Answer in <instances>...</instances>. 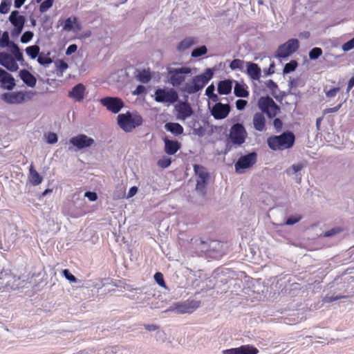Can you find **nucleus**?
I'll list each match as a JSON object with an SVG mask.
<instances>
[{
    "mask_svg": "<svg viewBox=\"0 0 354 354\" xmlns=\"http://www.w3.org/2000/svg\"><path fill=\"white\" fill-rule=\"evenodd\" d=\"M239 354H257L259 351L257 348L250 345H243L237 348Z\"/></svg>",
    "mask_w": 354,
    "mask_h": 354,
    "instance_id": "nucleus-32",
    "label": "nucleus"
},
{
    "mask_svg": "<svg viewBox=\"0 0 354 354\" xmlns=\"http://www.w3.org/2000/svg\"><path fill=\"white\" fill-rule=\"evenodd\" d=\"M194 170L198 178L196 189L204 194L207 181L209 178V174L207 171V169L201 165H194Z\"/></svg>",
    "mask_w": 354,
    "mask_h": 354,
    "instance_id": "nucleus-8",
    "label": "nucleus"
},
{
    "mask_svg": "<svg viewBox=\"0 0 354 354\" xmlns=\"http://www.w3.org/2000/svg\"><path fill=\"white\" fill-rule=\"evenodd\" d=\"M19 77L27 86L30 87H34L35 86L37 80L28 70L23 69L20 71Z\"/></svg>",
    "mask_w": 354,
    "mask_h": 354,
    "instance_id": "nucleus-22",
    "label": "nucleus"
},
{
    "mask_svg": "<svg viewBox=\"0 0 354 354\" xmlns=\"http://www.w3.org/2000/svg\"><path fill=\"white\" fill-rule=\"evenodd\" d=\"M178 100V93L174 88H158L155 92V100L157 102L174 104Z\"/></svg>",
    "mask_w": 354,
    "mask_h": 354,
    "instance_id": "nucleus-9",
    "label": "nucleus"
},
{
    "mask_svg": "<svg viewBox=\"0 0 354 354\" xmlns=\"http://www.w3.org/2000/svg\"><path fill=\"white\" fill-rule=\"evenodd\" d=\"M192 70L189 67H181L178 68H169L168 75L169 83L175 87L180 86L186 79V75L190 74Z\"/></svg>",
    "mask_w": 354,
    "mask_h": 354,
    "instance_id": "nucleus-5",
    "label": "nucleus"
},
{
    "mask_svg": "<svg viewBox=\"0 0 354 354\" xmlns=\"http://www.w3.org/2000/svg\"><path fill=\"white\" fill-rule=\"evenodd\" d=\"M247 101L245 100H237L236 106L238 110H243L247 105Z\"/></svg>",
    "mask_w": 354,
    "mask_h": 354,
    "instance_id": "nucleus-53",
    "label": "nucleus"
},
{
    "mask_svg": "<svg viewBox=\"0 0 354 354\" xmlns=\"http://www.w3.org/2000/svg\"><path fill=\"white\" fill-rule=\"evenodd\" d=\"M146 91V88L144 86L142 85H138L136 90L134 91H133V95H140V94H142L145 92Z\"/></svg>",
    "mask_w": 354,
    "mask_h": 354,
    "instance_id": "nucleus-58",
    "label": "nucleus"
},
{
    "mask_svg": "<svg viewBox=\"0 0 354 354\" xmlns=\"http://www.w3.org/2000/svg\"><path fill=\"white\" fill-rule=\"evenodd\" d=\"M214 91V86L213 85L209 86L205 91V94L208 97H212L211 95H213V93Z\"/></svg>",
    "mask_w": 354,
    "mask_h": 354,
    "instance_id": "nucleus-61",
    "label": "nucleus"
},
{
    "mask_svg": "<svg viewBox=\"0 0 354 354\" xmlns=\"http://www.w3.org/2000/svg\"><path fill=\"white\" fill-rule=\"evenodd\" d=\"M295 135L290 131L268 138V145L272 150H283L292 147L295 142Z\"/></svg>",
    "mask_w": 354,
    "mask_h": 354,
    "instance_id": "nucleus-2",
    "label": "nucleus"
},
{
    "mask_svg": "<svg viewBox=\"0 0 354 354\" xmlns=\"http://www.w3.org/2000/svg\"><path fill=\"white\" fill-rule=\"evenodd\" d=\"M305 166L306 163L304 162H299L292 165V167L287 170V172L289 173L290 171H292V174H296L301 171Z\"/></svg>",
    "mask_w": 354,
    "mask_h": 354,
    "instance_id": "nucleus-42",
    "label": "nucleus"
},
{
    "mask_svg": "<svg viewBox=\"0 0 354 354\" xmlns=\"http://www.w3.org/2000/svg\"><path fill=\"white\" fill-rule=\"evenodd\" d=\"M26 53L30 55V57L32 59H35L36 57L38 56V54L39 53V46H29L26 49Z\"/></svg>",
    "mask_w": 354,
    "mask_h": 354,
    "instance_id": "nucleus-33",
    "label": "nucleus"
},
{
    "mask_svg": "<svg viewBox=\"0 0 354 354\" xmlns=\"http://www.w3.org/2000/svg\"><path fill=\"white\" fill-rule=\"evenodd\" d=\"M243 62L239 59L232 60L230 64V67L232 69L239 68L241 69L243 67Z\"/></svg>",
    "mask_w": 354,
    "mask_h": 354,
    "instance_id": "nucleus-45",
    "label": "nucleus"
},
{
    "mask_svg": "<svg viewBox=\"0 0 354 354\" xmlns=\"http://www.w3.org/2000/svg\"><path fill=\"white\" fill-rule=\"evenodd\" d=\"M50 53L48 52L47 53H45L44 52L39 53L38 54V58L37 62L44 66H48L50 64L53 62V60L50 57Z\"/></svg>",
    "mask_w": 354,
    "mask_h": 354,
    "instance_id": "nucleus-31",
    "label": "nucleus"
},
{
    "mask_svg": "<svg viewBox=\"0 0 354 354\" xmlns=\"http://www.w3.org/2000/svg\"><path fill=\"white\" fill-rule=\"evenodd\" d=\"M70 143L80 150L86 147L92 146L95 141L92 138L88 137L85 134H79L77 136L72 137L69 140Z\"/></svg>",
    "mask_w": 354,
    "mask_h": 354,
    "instance_id": "nucleus-13",
    "label": "nucleus"
},
{
    "mask_svg": "<svg viewBox=\"0 0 354 354\" xmlns=\"http://www.w3.org/2000/svg\"><path fill=\"white\" fill-rule=\"evenodd\" d=\"M1 46L6 47V46ZM10 46L12 47V53L14 55V58L15 59L16 62L17 61L20 62V61L23 60V55L19 48V46Z\"/></svg>",
    "mask_w": 354,
    "mask_h": 354,
    "instance_id": "nucleus-35",
    "label": "nucleus"
},
{
    "mask_svg": "<svg viewBox=\"0 0 354 354\" xmlns=\"http://www.w3.org/2000/svg\"><path fill=\"white\" fill-rule=\"evenodd\" d=\"M232 82L230 80L221 81L218 84V92L220 95H227L232 91Z\"/></svg>",
    "mask_w": 354,
    "mask_h": 354,
    "instance_id": "nucleus-27",
    "label": "nucleus"
},
{
    "mask_svg": "<svg viewBox=\"0 0 354 354\" xmlns=\"http://www.w3.org/2000/svg\"><path fill=\"white\" fill-rule=\"evenodd\" d=\"M342 106V104H338L337 106L333 107V108H327V109H325L324 111H323V113L324 115L326 114H328V113H334V112H336L337 111L340 107Z\"/></svg>",
    "mask_w": 354,
    "mask_h": 354,
    "instance_id": "nucleus-56",
    "label": "nucleus"
},
{
    "mask_svg": "<svg viewBox=\"0 0 354 354\" xmlns=\"http://www.w3.org/2000/svg\"><path fill=\"white\" fill-rule=\"evenodd\" d=\"M247 135L244 126L242 124L236 123L231 127L229 138L233 144L241 145L245 142Z\"/></svg>",
    "mask_w": 354,
    "mask_h": 354,
    "instance_id": "nucleus-7",
    "label": "nucleus"
},
{
    "mask_svg": "<svg viewBox=\"0 0 354 354\" xmlns=\"http://www.w3.org/2000/svg\"><path fill=\"white\" fill-rule=\"evenodd\" d=\"M230 111V106L229 104H223L221 102L216 103L214 105L212 109V115L215 119L221 120L225 118Z\"/></svg>",
    "mask_w": 354,
    "mask_h": 354,
    "instance_id": "nucleus-16",
    "label": "nucleus"
},
{
    "mask_svg": "<svg viewBox=\"0 0 354 354\" xmlns=\"http://www.w3.org/2000/svg\"><path fill=\"white\" fill-rule=\"evenodd\" d=\"M301 219V216L299 215L290 216L286 221L285 224L287 225H292L298 223Z\"/></svg>",
    "mask_w": 354,
    "mask_h": 354,
    "instance_id": "nucleus-46",
    "label": "nucleus"
},
{
    "mask_svg": "<svg viewBox=\"0 0 354 354\" xmlns=\"http://www.w3.org/2000/svg\"><path fill=\"white\" fill-rule=\"evenodd\" d=\"M257 105L261 111L270 119L274 118L279 112L280 107L274 102L270 96H262L258 100Z\"/></svg>",
    "mask_w": 354,
    "mask_h": 354,
    "instance_id": "nucleus-4",
    "label": "nucleus"
},
{
    "mask_svg": "<svg viewBox=\"0 0 354 354\" xmlns=\"http://www.w3.org/2000/svg\"><path fill=\"white\" fill-rule=\"evenodd\" d=\"M62 274L71 282H76L77 279L72 274L70 271L67 269H64L62 272Z\"/></svg>",
    "mask_w": 354,
    "mask_h": 354,
    "instance_id": "nucleus-48",
    "label": "nucleus"
},
{
    "mask_svg": "<svg viewBox=\"0 0 354 354\" xmlns=\"http://www.w3.org/2000/svg\"><path fill=\"white\" fill-rule=\"evenodd\" d=\"M29 180L33 185H38L41 183L43 178L35 170L33 164L30 165L29 168Z\"/></svg>",
    "mask_w": 354,
    "mask_h": 354,
    "instance_id": "nucleus-26",
    "label": "nucleus"
},
{
    "mask_svg": "<svg viewBox=\"0 0 354 354\" xmlns=\"http://www.w3.org/2000/svg\"><path fill=\"white\" fill-rule=\"evenodd\" d=\"M194 133L199 137H202L205 134V129L202 127H199L194 129Z\"/></svg>",
    "mask_w": 354,
    "mask_h": 354,
    "instance_id": "nucleus-57",
    "label": "nucleus"
},
{
    "mask_svg": "<svg viewBox=\"0 0 354 354\" xmlns=\"http://www.w3.org/2000/svg\"><path fill=\"white\" fill-rule=\"evenodd\" d=\"M254 128L258 131H263L266 129V118L263 113H256L252 119Z\"/></svg>",
    "mask_w": 354,
    "mask_h": 354,
    "instance_id": "nucleus-21",
    "label": "nucleus"
},
{
    "mask_svg": "<svg viewBox=\"0 0 354 354\" xmlns=\"http://www.w3.org/2000/svg\"><path fill=\"white\" fill-rule=\"evenodd\" d=\"M165 141V151L169 155L175 154L180 148V145L177 141L170 140L167 138Z\"/></svg>",
    "mask_w": 354,
    "mask_h": 354,
    "instance_id": "nucleus-24",
    "label": "nucleus"
},
{
    "mask_svg": "<svg viewBox=\"0 0 354 354\" xmlns=\"http://www.w3.org/2000/svg\"><path fill=\"white\" fill-rule=\"evenodd\" d=\"M322 54V50L319 48H313L309 53V57L311 59H316Z\"/></svg>",
    "mask_w": 354,
    "mask_h": 354,
    "instance_id": "nucleus-43",
    "label": "nucleus"
},
{
    "mask_svg": "<svg viewBox=\"0 0 354 354\" xmlns=\"http://www.w3.org/2000/svg\"><path fill=\"white\" fill-rule=\"evenodd\" d=\"M214 73L211 68H207L205 71L192 79V84H186L181 89L182 91L189 94L195 93L201 91L213 77Z\"/></svg>",
    "mask_w": 354,
    "mask_h": 354,
    "instance_id": "nucleus-3",
    "label": "nucleus"
},
{
    "mask_svg": "<svg viewBox=\"0 0 354 354\" xmlns=\"http://www.w3.org/2000/svg\"><path fill=\"white\" fill-rule=\"evenodd\" d=\"M35 95L31 91H17L12 93H5L1 95V100L8 104H20L26 100H30Z\"/></svg>",
    "mask_w": 354,
    "mask_h": 354,
    "instance_id": "nucleus-6",
    "label": "nucleus"
},
{
    "mask_svg": "<svg viewBox=\"0 0 354 354\" xmlns=\"http://www.w3.org/2000/svg\"><path fill=\"white\" fill-rule=\"evenodd\" d=\"M234 93L236 97H247L249 95V92L247 90V86L244 84H241L236 82L234 88Z\"/></svg>",
    "mask_w": 354,
    "mask_h": 354,
    "instance_id": "nucleus-29",
    "label": "nucleus"
},
{
    "mask_svg": "<svg viewBox=\"0 0 354 354\" xmlns=\"http://www.w3.org/2000/svg\"><path fill=\"white\" fill-rule=\"evenodd\" d=\"M339 90H340L339 87H335V88H330L328 91H325L326 96L327 97H330V98L333 97L337 95V93L339 91Z\"/></svg>",
    "mask_w": 354,
    "mask_h": 354,
    "instance_id": "nucleus-50",
    "label": "nucleus"
},
{
    "mask_svg": "<svg viewBox=\"0 0 354 354\" xmlns=\"http://www.w3.org/2000/svg\"><path fill=\"white\" fill-rule=\"evenodd\" d=\"M0 83L1 86L7 90H12L16 84L14 77L3 69L0 68Z\"/></svg>",
    "mask_w": 354,
    "mask_h": 354,
    "instance_id": "nucleus-18",
    "label": "nucleus"
},
{
    "mask_svg": "<svg viewBox=\"0 0 354 354\" xmlns=\"http://www.w3.org/2000/svg\"><path fill=\"white\" fill-rule=\"evenodd\" d=\"M0 64L12 72L16 71L19 68L14 57L6 53H0Z\"/></svg>",
    "mask_w": 354,
    "mask_h": 354,
    "instance_id": "nucleus-15",
    "label": "nucleus"
},
{
    "mask_svg": "<svg viewBox=\"0 0 354 354\" xmlns=\"http://www.w3.org/2000/svg\"><path fill=\"white\" fill-rule=\"evenodd\" d=\"M201 302L195 300H187L174 305V310L180 314L192 313L200 306Z\"/></svg>",
    "mask_w": 354,
    "mask_h": 354,
    "instance_id": "nucleus-12",
    "label": "nucleus"
},
{
    "mask_svg": "<svg viewBox=\"0 0 354 354\" xmlns=\"http://www.w3.org/2000/svg\"><path fill=\"white\" fill-rule=\"evenodd\" d=\"M197 43H198V40L196 38L188 37V38H185V39L181 41L179 44H182V45H184V44H196Z\"/></svg>",
    "mask_w": 354,
    "mask_h": 354,
    "instance_id": "nucleus-52",
    "label": "nucleus"
},
{
    "mask_svg": "<svg viewBox=\"0 0 354 354\" xmlns=\"http://www.w3.org/2000/svg\"><path fill=\"white\" fill-rule=\"evenodd\" d=\"M81 25L78 22L77 18L76 17H68L67 18L63 25V28L67 31H73L77 32L81 30Z\"/></svg>",
    "mask_w": 354,
    "mask_h": 354,
    "instance_id": "nucleus-20",
    "label": "nucleus"
},
{
    "mask_svg": "<svg viewBox=\"0 0 354 354\" xmlns=\"http://www.w3.org/2000/svg\"><path fill=\"white\" fill-rule=\"evenodd\" d=\"M56 69L62 74L68 67L66 62L63 60H57L55 62Z\"/></svg>",
    "mask_w": 354,
    "mask_h": 354,
    "instance_id": "nucleus-38",
    "label": "nucleus"
},
{
    "mask_svg": "<svg viewBox=\"0 0 354 354\" xmlns=\"http://www.w3.org/2000/svg\"><path fill=\"white\" fill-rule=\"evenodd\" d=\"M299 46H279L277 50V56L286 58L297 50Z\"/></svg>",
    "mask_w": 354,
    "mask_h": 354,
    "instance_id": "nucleus-23",
    "label": "nucleus"
},
{
    "mask_svg": "<svg viewBox=\"0 0 354 354\" xmlns=\"http://www.w3.org/2000/svg\"><path fill=\"white\" fill-rule=\"evenodd\" d=\"M84 196L88 198L91 201H95L97 199V195L95 192H86L84 194Z\"/></svg>",
    "mask_w": 354,
    "mask_h": 354,
    "instance_id": "nucleus-54",
    "label": "nucleus"
},
{
    "mask_svg": "<svg viewBox=\"0 0 354 354\" xmlns=\"http://www.w3.org/2000/svg\"><path fill=\"white\" fill-rule=\"evenodd\" d=\"M222 354H239L237 348H230L223 351Z\"/></svg>",
    "mask_w": 354,
    "mask_h": 354,
    "instance_id": "nucleus-60",
    "label": "nucleus"
},
{
    "mask_svg": "<svg viewBox=\"0 0 354 354\" xmlns=\"http://www.w3.org/2000/svg\"><path fill=\"white\" fill-rule=\"evenodd\" d=\"M347 297H348V296H346V295H342L326 296L324 298V301L327 302V303H331L333 301H337V300H339V299H345V298H347Z\"/></svg>",
    "mask_w": 354,
    "mask_h": 354,
    "instance_id": "nucleus-44",
    "label": "nucleus"
},
{
    "mask_svg": "<svg viewBox=\"0 0 354 354\" xmlns=\"http://www.w3.org/2000/svg\"><path fill=\"white\" fill-rule=\"evenodd\" d=\"M10 21L14 26V29L12 31V35L18 36L22 31L24 26L25 18L21 15L17 10L12 11L9 17Z\"/></svg>",
    "mask_w": 354,
    "mask_h": 354,
    "instance_id": "nucleus-14",
    "label": "nucleus"
},
{
    "mask_svg": "<svg viewBox=\"0 0 354 354\" xmlns=\"http://www.w3.org/2000/svg\"><path fill=\"white\" fill-rule=\"evenodd\" d=\"M171 158L167 156H163L158 161V165L162 168H167L171 164Z\"/></svg>",
    "mask_w": 354,
    "mask_h": 354,
    "instance_id": "nucleus-40",
    "label": "nucleus"
},
{
    "mask_svg": "<svg viewBox=\"0 0 354 354\" xmlns=\"http://www.w3.org/2000/svg\"><path fill=\"white\" fill-rule=\"evenodd\" d=\"M10 1L3 0L0 4V13L6 14L10 10Z\"/></svg>",
    "mask_w": 354,
    "mask_h": 354,
    "instance_id": "nucleus-41",
    "label": "nucleus"
},
{
    "mask_svg": "<svg viewBox=\"0 0 354 354\" xmlns=\"http://www.w3.org/2000/svg\"><path fill=\"white\" fill-rule=\"evenodd\" d=\"M47 142L49 144H55L57 142V136L56 133L50 132L46 136Z\"/></svg>",
    "mask_w": 354,
    "mask_h": 354,
    "instance_id": "nucleus-49",
    "label": "nucleus"
},
{
    "mask_svg": "<svg viewBox=\"0 0 354 354\" xmlns=\"http://www.w3.org/2000/svg\"><path fill=\"white\" fill-rule=\"evenodd\" d=\"M273 125L277 131L281 130L283 127V122L279 118H275L273 121Z\"/></svg>",
    "mask_w": 354,
    "mask_h": 354,
    "instance_id": "nucleus-55",
    "label": "nucleus"
},
{
    "mask_svg": "<svg viewBox=\"0 0 354 354\" xmlns=\"http://www.w3.org/2000/svg\"><path fill=\"white\" fill-rule=\"evenodd\" d=\"M137 192H138L137 187L133 186V187H131L127 194V198L133 197L134 195L136 194Z\"/></svg>",
    "mask_w": 354,
    "mask_h": 354,
    "instance_id": "nucleus-59",
    "label": "nucleus"
},
{
    "mask_svg": "<svg viewBox=\"0 0 354 354\" xmlns=\"http://www.w3.org/2000/svg\"><path fill=\"white\" fill-rule=\"evenodd\" d=\"M145 328L149 331L156 330L158 329V326L154 324H147L145 326Z\"/></svg>",
    "mask_w": 354,
    "mask_h": 354,
    "instance_id": "nucleus-64",
    "label": "nucleus"
},
{
    "mask_svg": "<svg viewBox=\"0 0 354 354\" xmlns=\"http://www.w3.org/2000/svg\"><path fill=\"white\" fill-rule=\"evenodd\" d=\"M257 155L255 152L250 153L239 158L234 165L235 171L242 174L244 169L252 167L257 162Z\"/></svg>",
    "mask_w": 354,
    "mask_h": 354,
    "instance_id": "nucleus-10",
    "label": "nucleus"
},
{
    "mask_svg": "<svg viewBox=\"0 0 354 354\" xmlns=\"http://www.w3.org/2000/svg\"><path fill=\"white\" fill-rule=\"evenodd\" d=\"M354 86V75L350 79L347 85V92H349Z\"/></svg>",
    "mask_w": 354,
    "mask_h": 354,
    "instance_id": "nucleus-62",
    "label": "nucleus"
},
{
    "mask_svg": "<svg viewBox=\"0 0 354 354\" xmlns=\"http://www.w3.org/2000/svg\"><path fill=\"white\" fill-rule=\"evenodd\" d=\"M297 62L295 60H292L290 62L287 63L283 68V73H290V72L294 71L297 67Z\"/></svg>",
    "mask_w": 354,
    "mask_h": 354,
    "instance_id": "nucleus-34",
    "label": "nucleus"
},
{
    "mask_svg": "<svg viewBox=\"0 0 354 354\" xmlns=\"http://www.w3.org/2000/svg\"><path fill=\"white\" fill-rule=\"evenodd\" d=\"M154 279L156 282L161 287L167 288L166 283L164 280L163 274L161 272H156L154 274Z\"/></svg>",
    "mask_w": 354,
    "mask_h": 354,
    "instance_id": "nucleus-37",
    "label": "nucleus"
},
{
    "mask_svg": "<svg viewBox=\"0 0 354 354\" xmlns=\"http://www.w3.org/2000/svg\"><path fill=\"white\" fill-rule=\"evenodd\" d=\"M142 116L137 111H127L117 116L118 125L126 133L132 132L143 124Z\"/></svg>",
    "mask_w": 354,
    "mask_h": 354,
    "instance_id": "nucleus-1",
    "label": "nucleus"
},
{
    "mask_svg": "<svg viewBox=\"0 0 354 354\" xmlns=\"http://www.w3.org/2000/svg\"><path fill=\"white\" fill-rule=\"evenodd\" d=\"M54 0H45L39 6V11L41 13L46 12L50 8L52 7Z\"/></svg>",
    "mask_w": 354,
    "mask_h": 354,
    "instance_id": "nucleus-36",
    "label": "nucleus"
},
{
    "mask_svg": "<svg viewBox=\"0 0 354 354\" xmlns=\"http://www.w3.org/2000/svg\"><path fill=\"white\" fill-rule=\"evenodd\" d=\"M165 129L176 136L183 133V127L178 123L168 122L165 124Z\"/></svg>",
    "mask_w": 354,
    "mask_h": 354,
    "instance_id": "nucleus-28",
    "label": "nucleus"
},
{
    "mask_svg": "<svg viewBox=\"0 0 354 354\" xmlns=\"http://www.w3.org/2000/svg\"><path fill=\"white\" fill-rule=\"evenodd\" d=\"M85 91V86L82 83H79L69 91L68 97L73 98L75 102H80L84 100Z\"/></svg>",
    "mask_w": 354,
    "mask_h": 354,
    "instance_id": "nucleus-19",
    "label": "nucleus"
},
{
    "mask_svg": "<svg viewBox=\"0 0 354 354\" xmlns=\"http://www.w3.org/2000/svg\"><path fill=\"white\" fill-rule=\"evenodd\" d=\"M136 77L140 82L146 84L151 80V75L149 70L143 69L142 71H138Z\"/></svg>",
    "mask_w": 354,
    "mask_h": 354,
    "instance_id": "nucleus-30",
    "label": "nucleus"
},
{
    "mask_svg": "<svg viewBox=\"0 0 354 354\" xmlns=\"http://www.w3.org/2000/svg\"><path fill=\"white\" fill-rule=\"evenodd\" d=\"M100 102L113 113H119L124 106L123 100L118 97H105L101 98Z\"/></svg>",
    "mask_w": 354,
    "mask_h": 354,
    "instance_id": "nucleus-11",
    "label": "nucleus"
},
{
    "mask_svg": "<svg viewBox=\"0 0 354 354\" xmlns=\"http://www.w3.org/2000/svg\"><path fill=\"white\" fill-rule=\"evenodd\" d=\"M32 36L33 34L32 32L27 31L22 35L21 41L22 43H27L32 39Z\"/></svg>",
    "mask_w": 354,
    "mask_h": 354,
    "instance_id": "nucleus-51",
    "label": "nucleus"
},
{
    "mask_svg": "<svg viewBox=\"0 0 354 354\" xmlns=\"http://www.w3.org/2000/svg\"><path fill=\"white\" fill-rule=\"evenodd\" d=\"M207 53V48L205 46H201L200 48L194 49L192 53L193 57H198L205 55Z\"/></svg>",
    "mask_w": 354,
    "mask_h": 354,
    "instance_id": "nucleus-39",
    "label": "nucleus"
},
{
    "mask_svg": "<svg viewBox=\"0 0 354 354\" xmlns=\"http://www.w3.org/2000/svg\"><path fill=\"white\" fill-rule=\"evenodd\" d=\"M77 46H68V48L66 50V54L70 55L77 50Z\"/></svg>",
    "mask_w": 354,
    "mask_h": 354,
    "instance_id": "nucleus-63",
    "label": "nucleus"
},
{
    "mask_svg": "<svg viewBox=\"0 0 354 354\" xmlns=\"http://www.w3.org/2000/svg\"><path fill=\"white\" fill-rule=\"evenodd\" d=\"M247 72L248 75L254 80H258L261 77V68L257 64L248 63Z\"/></svg>",
    "mask_w": 354,
    "mask_h": 354,
    "instance_id": "nucleus-25",
    "label": "nucleus"
},
{
    "mask_svg": "<svg viewBox=\"0 0 354 354\" xmlns=\"http://www.w3.org/2000/svg\"><path fill=\"white\" fill-rule=\"evenodd\" d=\"M177 111V117L180 120H185L193 113L190 104L187 102H180L175 106Z\"/></svg>",
    "mask_w": 354,
    "mask_h": 354,
    "instance_id": "nucleus-17",
    "label": "nucleus"
},
{
    "mask_svg": "<svg viewBox=\"0 0 354 354\" xmlns=\"http://www.w3.org/2000/svg\"><path fill=\"white\" fill-rule=\"evenodd\" d=\"M0 44H15L12 41H10L9 34L8 32H4L0 39Z\"/></svg>",
    "mask_w": 354,
    "mask_h": 354,
    "instance_id": "nucleus-47",
    "label": "nucleus"
}]
</instances>
